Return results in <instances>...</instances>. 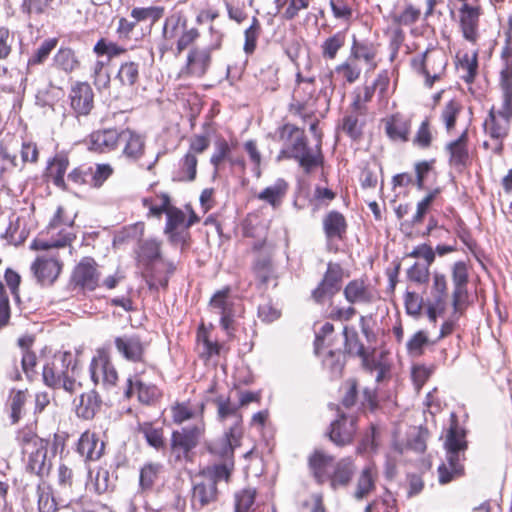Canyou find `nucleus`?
Listing matches in <instances>:
<instances>
[{
    "instance_id": "f257e3e1",
    "label": "nucleus",
    "mask_w": 512,
    "mask_h": 512,
    "mask_svg": "<svg viewBox=\"0 0 512 512\" xmlns=\"http://www.w3.org/2000/svg\"><path fill=\"white\" fill-rule=\"evenodd\" d=\"M75 238L76 236L73 233L61 230L57 238H51L50 240L36 238L31 242V250L47 251L46 254L37 256L30 266V270L39 285L51 286L57 280L63 263L59 252L56 250L68 248V253L71 254V244Z\"/></svg>"
},
{
    "instance_id": "f03ea898",
    "label": "nucleus",
    "mask_w": 512,
    "mask_h": 512,
    "mask_svg": "<svg viewBox=\"0 0 512 512\" xmlns=\"http://www.w3.org/2000/svg\"><path fill=\"white\" fill-rule=\"evenodd\" d=\"M278 140L282 142L277 160L294 159L306 173L322 164L321 149L313 150L308 146L305 131L294 124L285 123L277 128Z\"/></svg>"
},
{
    "instance_id": "7ed1b4c3",
    "label": "nucleus",
    "mask_w": 512,
    "mask_h": 512,
    "mask_svg": "<svg viewBox=\"0 0 512 512\" xmlns=\"http://www.w3.org/2000/svg\"><path fill=\"white\" fill-rule=\"evenodd\" d=\"M70 367L72 371L76 368L71 352L55 354L43 367L42 377L45 385L53 389L63 388L65 391L73 392L76 382L68 376Z\"/></svg>"
},
{
    "instance_id": "20e7f679",
    "label": "nucleus",
    "mask_w": 512,
    "mask_h": 512,
    "mask_svg": "<svg viewBox=\"0 0 512 512\" xmlns=\"http://www.w3.org/2000/svg\"><path fill=\"white\" fill-rule=\"evenodd\" d=\"M512 120V101L502 99L499 110L492 107L483 123V129L487 136L494 141L492 151L500 155L503 151V141L508 136Z\"/></svg>"
},
{
    "instance_id": "39448f33",
    "label": "nucleus",
    "mask_w": 512,
    "mask_h": 512,
    "mask_svg": "<svg viewBox=\"0 0 512 512\" xmlns=\"http://www.w3.org/2000/svg\"><path fill=\"white\" fill-rule=\"evenodd\" d=\"M231 288L225 286L216 291L209 301L211 310L220 315V326L228 337H233L236 331L235 318L241 312L240 304L231 297Z\"/></svg>"
},
{
    "instance_id": "423d86ee",
    "label": "nucleus",
    "mask_w": 512,
    "mask_h": 512,
    "mask_svg": "<svg viewBox=\"0 0 512 512\" xmlns=\"http://www.w3.org/2000/svg\"><path fill=\"white\" fill-rule=\"evenodd\" d=\"M203 431V425L193 424L172 432L169 446L175 462L191 459L190 454L199 444Z\"/></svg>"
},
{
    "instance_id": "0eeeda50",
    "label": "nucleus",
    "mask_w": 512,
    "mask_h": 512,
    "mask_svg": "<svg viewBox=\"0 0 512 512\" xmlns=\"http://www.w3.org/2000/svg\"><path fill=\"white\" fill-rule=\"evenodd\" d=\"M343 276L344 271L341 265L329 262L322 280L311 293L312 299L317 304L331 300L341 290Z\"/></svg>"
},
{
    "instance_id": "6e6552de",
    "label": "nucleus",
    "mask_w": 512,
    "mask_h": 512,
    "mask_svg": "<svg viewBox=\"0 0 512 512\" xmlns=\"http://www.w3.org/2000/svg\"><path fill=\"white\" fill-rule=\"evenodd\" d=\"M241 438L242 428L231 426L220 438L210 442L207 449L220 461H234V450L240 446Z\"/></svg>"
},
{
    "instance_id": "1a4fd4ad",
    "label": "nucleus",
    "mask_w": 512,
    "mask_h": 512,
    "mask_svg": "<svg viewBox=\"0 0 512 512\" xmlns=\"http://www.w3.org/2000/svg\"><path fill=\"white\" fill-rule=\"evenodd\" d=\"M219 499V491L213 480L204 478L195 481L190 495V507L194 512H200L215 505Z\"/></svg>"
},
{
    "instance_id": "9d476101",
    "label": "nucleus",
    "mask_w": 512,
    "mask_h": 512,
    "mask_svg": "<svg viewBox=\"0 0 512 512\" xmlns=\"http://www.w3.org/2000/svg\"><path fill=\"white\" fill-rule=\"evenodd\" d=\"M91 380L97 385L100 381L105 387H113L118 380V373L104 351H98L90 363Z\"/></svg>"
},
{
    "instance_id": "9b49d317",
    "label": "nucleus",
    "mask_w": 512,
    "mask_h": 512,
    "mask_svg": "<svg viewBox=\"0 0 512 512\" xmlns=\"http://www.w3.org/2000/svg\"><path fill=\"white\" fill-rule=\"evenodd\" d=\"M70 107L77 117L87 116L94 108V92L87 82H76L69 92Z\"/></svg>"
},
{
    "instance_id": "f8f14e48",
    "label": "nucleus",
    "mask_w": 512,
    "mask_h": 512,
    "mask_svg": "<svg viewBox=\"0 0 512 512\" xmlns=\"http://www.w3.org/2000/svg\"><path fill=\"white\" fill-rule=\"evenodd\" d=\"M356 421L357 417L354 415L339 413L338 418L330 425L328 432L330 440L340 447L350 444L356 433Z\"/></svg>"
},
{
    "instance_id": "ddd939ff",
    "label": "nucleus",
    "mask_w": 512,
    "mask_h": 512,
    "mask_svg": "<svg viewBox=\"0 0 512 512\" xmlns=\"http://www.w3.org/2000/svg\"><path fill=\"white\" fill-rule=\"evenodd\" d=\"M97 264L91 257H84L74 268L71 282L75 287L93 291L98 286L99 273Z\"/></svg>"
},
{
    "instance_id": "4468645a",
    "label": "nucleus",
    "mask_w": 512,
    "mask_h": 512,
    "mask_svg": "<svg viewBox=\"0 0 512 512\" xmlns=\"http://www.w3.org/2000/svg\"><path fill=\"white\" fill-rule=\"evenodd\" d=\"M335 457L322 449H314L307 458L310 475L318 485L327 483V478L333 468Z\"/></svg>"
},
{
    "instance_id": "2eb2a0df",
    "label": "nucleus",
    "mask_w": 512,
    "mask_h": 512,
    "mask_svg": "<svg viewBox=\"0 0 512 512\" xmlns=\"http://www.w3.org/2000/svg\"><path fill=\"white\" fill-rule=\"evenodd\" d=\"M480 7L464 3L459 9V25L463 38L471 44H476L479 39Z\"/></svg>"
},
{
    "instance_id": "dca6fc26",
    "label": "nucleus",
    "mask_w": 512,
    "mask_h": 512,
    "mask_svg": "<svg viewBox=\"0 0 512 512\" xmlns=\"http://www.w3.org/2000/svg\"><path fill=\"white\" fill-rule=\"evenodd\" d=\"M117 352L131 362H143L145 356V344L139 335L124 334L114 339Z\"/></svg>"
},
{
    "instance_id": "f3484780",
    "label": "nucleus",
    "mask_w": 512,
    "mask_h": 512,
    "mask_svg": "<svg viewBox=\"0 0 512 512\" xmlns=\"http://www.w3.org/2000/svg\"><path fill=\"white\" fill-rule=\"evenodd\" d=\"M212 50L207 47H194L187 55L184 71L187 75L202 78L212 64Z\"/></svg>"
},
{
    "instance_id": "a211bd4d",
    "label": "nucleus",
    "mask_w": 512,
    "mask_h": 512,
    "mask_svg": "<svg viewBox=\"0 0 512 512\" xmlns=\"http://www.w3.org/2000/svg\"><path fill=\"white\" fill-rule=\"evenodd\" d=\"M355 474V465L350 457L335 460L327 483L332 490L346 488L351 483Z\"/></svg>"
},
{
    "instance_id": "6ab92c4d",
    "label": "nucleus",
    "mask_w": 512,
    "mask_h": 512,
    "mask_svg": "<svg viewBox=\"0 0 512 512\" xmlns=\"http://www.w3.org/2000/svg\"><path fill=\"white\" fill-rule=\"evenodd\" d=\"M135 392L139 402L145 405L153 404L161 395L156 385L144 383L138 375L127 379L124 395L130 399Z\"/></svg>"
},
{
    "instance_id": "aec40b11",
    "label": "nucleus",
    "mask_w": 512,
    "mask_h": 512,
    "mask_svg": "<svg viewBox=\"0 0 512 512\" xmlns=\"http://www.w3.org/2000/svg\"><path fill=\"white\" fill-rule=\"evenodd\" d=\"M121 139V132L115 128L102 129L92 132L89 135L88 149L97 153H107L115 150L118 141Z\"/></svg>"
},
{
    "instance_id": "412c9836",
    "label": "nucleus",
    "mask_w": 512,
    "mask_h": 512,
    "mask_svg": "<svg viewBox=\"0 0 512 512\" xmlns=\"http://www.w3.org/2000/svg\"><path fill=\"white\" fill-rule=\"evenodd\" d=\"M50 68L65 75H71L81 68V60L74 49L61 46L53 55Z\"/></svg>"
},
{
    "instance_id": "4be33fe9",
    "label": "nucleus",
    "mask_w": 512,
    "mask_h": 512,
    "mask_svg": "<svg viewBox=\"0 0 512 512\" xmlns=\"http://www.w3.org/2000/svg\"><path fill=\"white\" fill-rule=\"evenodd\" d=\"M445 150L449 154V165L457 169H463L469 164L468 132L465 130L455 140L446 144Z\"/></svg>"
},
{
    "instance_id": "5701e85b",
    "label": "nucleus",
    "mask_w": 512,
    "mask_h": 512,
    "mask_svg": "<svg viewBox=\"0 0 512 512\" xmlns=\"http://www.w3.org/2000/svg\"><path fill=\"white\" fill-rule=\"evenodd\" d=\"M468 279V269L466 263L463 261L454 263L452 267V305L455 310H457L459 305L467 298Z\"/></svg>"
},
{
    "instance_id": "b1692460",
    "label": "nucleus",
    "mask_w": 512,
    "mask_h": 512,
    "mask_svg": "<svg viewBox=\"0 0 512 512\" xmlns=\"http://www.w3.org/2000/svg\"><path fill=\"white\" fill-rule=\"evenodd\" d=\"M104 449V442L95 433L85 431L78 440L76 450L85 461H96L101 458Z\"/></svg>"
},
{
    "instance_id": "393cba45",
    "label": "nucleus",
    "mask_w": 512,
    "mask_h": 512,
    "mask_svg": "<svg viewBox=\"0 0 512 512\" xmlns=\"http://www.w3.org/2000/svg\"><path fill=\"white\" fill-rule=\"evenodd\" d=\"M69 158L64 153H57L52 159L48 161L46 168V175L51 180L54 186L61 190H68L65 181V174L69 167Z\"/></svg>"
},
{
    "instance_id": "a878e982",
    "label": "nucleus",
    "mask_w": 512,
    "mask_h": 512,
    "mask_svg": "<svg viewBox=\"0 0 512 512\" xmlns=\"http://www.w3.org/2000/svg\"><path fill=\"white\" fill-rule=\"evenodd\" d=\"M376 55L377 51L372 43L358 41L355 36L353 37L348 58L358 64L363 61L367 66V71L370 72L375 70L377 67V63L375 61Z\"/></svg>"
},
{
    "instance_id": "bb28decb",
    "label": "nucleus",
    "mask_w": 512,
    "mask_h": 512,
    "mask_svg": "<svg viewBox=\"0 0 512 512\" xmlns=\"http://www.w3.org/2000/svg\"><path fill=\"white\" fill-rule=\"evenodd\" d=\"M327 241L343 240L347 233V221L342 213L336 210L328 212L322 221Z\"/></svg>"
},
{
    "instance_id": "cd10ccee",
    "label": "nucleus",
    "mask_w": 512,
    "mask_h": 512,
    "mask_svg": "<svg viewBox=\"0 0 512 512\" xmlns=\"http://www.w3.org/2000/svg\"><path fill=\"white\" fill-rule=\"evenodd\" d=\"M344 297L350 304H371L374 295L369 285L362 279H354L348 282L343 290Z\"/></svg>"
},
{
    "instance_id": "c85d7f7f",
    "label": "nucleus",
    "mask_w": 512,
    "mask_h": 512,
    "mask_svg": "<svg viewBox=\"0 0 512 512\" xmlns=\"http://www.w3.org/2000/svg\"><path fill=\"white\" fill-rule=\"evenodd\" d=\"M48 441L34 449L26 452L28 455L27 470L38 476H44L49 473L51 463L47 459Z\"/></svg>"
},
{
    "instance_id": "c756f323",
    "label": "nucleus",
    "mask_w": 512,
    "mask_h": 512,
    "mask_svg": "<svg viewBox=\"0 0 512 512\" xmlns=\"http://www.w3.org/2000/svg\"><path fill=\"white\" fill-rule=\"evenodd\" d=\"M410 130L411 120L400 113H395L386 120L385 132L393 141H408Z\"/></svg>"
},
{
    "instance_id": "7c9ffc66",
    "label": "nucleus",
    "mask_w": 512,
    "mask_h": 512,
    "mask_svg": "<svg viewBox=\"0 0 512 512\" xmlns=\"http://www.w3.org/2000/svg\"><path fill=\"white\" fill-rule=\"evenodd\" d=\"M120 140L125 141L123 154L127 159L137 161L144 155L145 138L140 134L130 129L122 130Z\"/></svg>"
},
{
    "instance_id": "2f4dec72",
    "label": "nucleus",
    "mask_w": 512,
    "mask_h": 512,
    "mask_svg": "<svg viewBox=\"0 0 512 512\" xmlns=\"http://www.w3.org/2000/svg\"><path fill=\"white\" fill-rule=\"evenodd\" d=\"M58 42L59 40L56 37L47 38L33 51L27 60L25 80H27V76L33 73L35 66L43 65L48 60L52 51L57 47Z\"/></svg>"
},
{
    "instance_id": "473e14b6",
    "label": "nucleus",
    "mask_w": 512,
    "mask_h": 512,
    "mask_svg": "<svg viewBox=\"0 0 512 512\" xmlns=\"http://www.w3.org/2000/svg\"><path fill=\"white\" fill-rule=\"evenodd\" d=\"M102 405V399L99 394L91 390L83 393L79 397V402L76 404V415L84 420H92Z\"/></svg>"
},
{
    "instance_id": "72a5a7b5",
    "label": "nucleus",
    "mask_w": 512,
    "mask_h": 512,
    "mask_svg": "<svg viewBox=\"0 0 512 512\" xmlns=\"http://www.w3.org/2000/svg\"><path fill=\"white\" fill-rule=\"evenodd\" d=\"M164 8L160 6L135 7L131 10L130 17L144 28L145 33L150 32L152 26L162 18Z\"/></svg>"
},
{
    "instance_id": "f704fd0d",
    "label": "nucleus",
    "mask_w": 512,
    "mask_h": 512,
    "mask_svg": "<svg viewBox=\"0 0 512 512\" xmlns=\"http://www.w3.org/2000/svg\"><path fill=\"white\" fill-rule=\"evenodd\" d=\"M361 73V65L347 57L342 63L334 67L329 76L332 78L335 75L336 79L345 85L357 82Z\"/></svg>"
},
{
    "instance_id": "c9c22d12",
    "label": "nucleus",
    "mask_w": 512,
    "mask_h": 512,
    "mask_svg": "<svg viewBox=\"0 0 512 512\" xmlns=\"http://www.w3.org/2000/svg\"><path fill=\"white\" fill-rule=\"evenodd\" d=\"M137 258L139 263L145 266L147 275H149L151 269H154L153 263L161 258L160 242L155 239L140 241Z\"/></svg>"
},
{
    "instance_id": "e433bc0d",
    "label": "nucleus",
    "mask_w": 512,
    "mask_h": 512,
    "mask_svg": "<svg viewBox=\"0 0 512 512\" xmlns=\"http://www.w3.org/2000/svg\"><path fill=\"white\" fill-rule=\"evenodd\" d=\"M377 471L373 464L366 465L360 472L354 498L362 500L367 497L376 488Z\"/></svg>"
},
{
    "instance_id": "4c0bfd02",
    "label": "nucleus",
    "mask_w": 512,
    "mask_h": 512,
    "mask_svg": "<svg viewBox=\"0 0 512 512\" xmlns=\"http://www.w3.org/2000/svg\"><path fill=\"white\" fill-rule=\"evenodd\" d=\"M137 432L140 433L147 444L158 452L165 451L167 444L162 427H155L151 422L138 423Z\"/></svg>"
},
{
    "instance_id": "58836bf2",
    "label": "nucleus",
    "mask_w": 512,
    "mask_h": 512,
    "mask_svg": "<svg viewBox=\"0 0 512 512\" xmlns=\"http://www.w3.org/2000/svg\"><path fill=\"white\" fill-rule=\"evenodd\" d=\"M347 41L346 31H337L325 38L320 44V53L324 60H335L338 52L345 46Z\"/></svg>"
},
{
    "instance_id": "ea45409f",
    "label": "nucleus",
    "mask_w": 512,
    "mask_h": 512,
    "mask_svg": "<svg viewBox=\"0 0 512 512\" xmlns=\"http://www.w3.org/2000/svg\"><path fill=\"white\" fill-rule=\"evenodd\" d=\"M288 191V183L282 179H277L274 184L266 187L258 194V199L271 205L273 208H278Z\"/></svg>"
},
{
    "instance_id": "a19ab883",
    "label": "nucleus",
    "mask_w": 512,
    "mask_h": 512,
    "mask_svg": "<svg viewBox=\"0 0 512 512\" xmlns=\"http://www.w3.org/2000/svg\"><path fill=\"white\" fill-rule=\"evenodd\" d=\"M366 115L367 114H360L351 109V112L343 117L341 129L353 141L361 140L366 124L364 119Z\"/></svg>"
},
{
    "instance_id": "79ce46f5",
    "label": "nucleus",
    "mask_w": 512,
    "mask_h": 512,
    "mask_svg": "<svg viewBox=\"0 0 512 512\" xmlns=\"http://www.w3.org/2000/svg\"><path fill=\"white\" fill-rule=\"evenodd\" d=\"M217 407V418L223 422L229 417H233L235 422L232 426H238L242 428V415L239 413L238 404H233L230 397L219 395L212 400Z\"/></svg>"
},
{
    "instance_id": "37998d69",
    "label": "nucleus",
    "mask_w": 512,
    "mask_h": 512,
    "mask_svg": "<svg viewBox=\"0 0 512 512\" xmlns=\"http://www.w3.org/2000/svg\"><path fill=\"white\" fill-rule=\"evenodd\" d=\"M344 348L349 354H354L362 359V364H368V354L361 343L358 333L354 327L344 326L343 328Z\"/></svg>"
},
{
    "instance_id": "c03bdc74",
    "label": "nucleus",
    "mask_w": 512,
    "mask_h": 512,
    "mask_svg": "<svg viewBox=\"0 0 512 512\" xmlns=\"http://www.w3.org/2000/svg\"><path fill=\"white\" fill-rule=\"evenodd\" d=\"M198 160L196 155L187 152L179 162V168L174 173L173 181L191 182L196 179Z\"/></svg>"
},
{
    "instance_id": "a18cd8bd",
    "label": "nucleus",
    "mask_w": 512,
    "mask_h": 512,
    "mask_svg": "<svg viewBox=\"0 0 512 512\" xmlns=\"http://www.w3.org/2000/svg\"><path fill=\"white\" fill-rule=\"evenodd\" d=\"M252 270L261 285H267L270 280L276 278L272 260L269 255L259 254L253 262Z\"/></svg>"
},
{
    "instance_id": "49530a36",
    "label": "nucleus",
    "mask_w": 512,
    "mask_h": 512,
    "mask_svg": "<svg viewBox=\"0 0 512 512\" xmlns=\"http://www.w3.org/2000/svg\"><path fill=\"white\" fill-rule=\"evenodd\" d=\"M116 33L120 40H139L145 35L144 28H141L134 18L121 17L118 20Z\"/></svg>"
},
{
    "instance_id": "de8ad7c7",
    "label": "nucleus",
    "mask_w": 512,
    "mask_h": 512,
    "mask_svg": "<svg viewBox=\"0 0 512 512\" xmlns=\"http://www.w3.org/2000/svg\"><path fill=\"white\" fill-rule=\"evenodd\" d=\"M55 4V0H22L20 11L23 15L31 18L48 14L49 11L55 10Z\"/></svg>"
},
{
    "instance_id": "09e8293b",
    "label": "nucleus",
    "mask_w": 512,
    "mask_h": 512,
    "mask_svg": "<svg viewBox=\"0 0 512 512\" xmlns=\"http://www.w3.org/2000/svg\"><path fill=\"white\" fill-rule=\"evenodd\" d=\"M163 471V465L160 463L149 462L144 464L140 469L139 475V487L145 491H151L160 475Z\"/></svg>"
},
{
    "instance_id": "8fccbe9b",
    "label": "nucleus",
    "mask_w": 512,
    "mask_h": 512,
    "mask_svg": "<svg viewBox=\"0 0 512 512\" xmlns=\"http://www.w3.org/2000/svg\"><path fill=\"white\" fill-rule=\"evenodd\" d=\"M139 79V63L127 61L121 64L115 80L119 81L121 86L132 88Z\"/></svg>"
},
{
    "instance_id": "3c124183",
    "label": "nucleus",
    "mask_w": 512,
    "mask_h": 512,
    "mask_svg": "<svg viewBox=\"0 0 512 512\" xmlns=\"http://www.w3.org/2000/svg\"><path fill=\"white\" fill-rule=\"evenodd\" d=\"M444 447L446 451H462L467 448L465 431L454 422L447 431Z\"/></svg>"
},
{
    "instance_id": "603ef678",
    "label": "nucleus",
    "mask_w": 512,
    "mask_h": 512,
    "mask_svg": "<svg viewBox=\"0 0 512 512\" xmlns=\"http://www.w3.org/2000/svg\"><path fill=\"white\" fill-rule=\"evenodd\" d=\"M187 24V19L181 13H174L166 18L163 26V37L166 41H172L178 38L184 26Z\"/></svg>"
},
{
    "instance_id": "864d4df0",
    "label": "nucleus",
    "mask_w": 512,
    "mask_h": 512,
    "mask_svg": "<svg viewBox=\"0 0 512 512\" xmlns=\"http://www.w3.org/2000/svg\"><path fill=\"white\" fill-rule=\"evenodd\" d=\"M431 299L435 306H445L448 297V287L445 275L435 272L433 274V284L431 286Z\"/></svg>"
},
{
    "instance_id": "5fc2aeb1",
    "label": "nucleus",
    "mask_w": 512,
    "mask_h": 512,
    "mask_svg": "<svg viewBox=\"0 0 512 512\" xmlns=\"http://www.w3.org/2000/svg\"><path fill=\"white\" fill-rule=\"evenodd\" d=\"M234 470V461H221V463L214 464L208 467L205 480H213L214 483L219 481L228 482L230 480L232 471Z\"/></svg>"
},
{
    "instance_id": "6e6d98bb",
    "label": "nucleus",
    "mask_w": 512,
    "mask_h": 512,
    "mask_svg": "<svg viewBox=\"0 0 512 512\" xmlns=\"http://www.w3.org/2000/svg\"><path fill=\"white\" fill-rule=\"evenodd\" d=\"M165 266V276H158L154 269H151L149 275L146 276V283L151 291H158L159 288L166 289L168 287L169 277L175 272L176 266L170 261L166 262Z\"/></svg>"
},
{
    "instance_id": "4d7b16f0",
    "label": "nucleus",
    "mask_w": 512,
    "mask_h": 512,
    "mask_svg": "<svg viewBox=\"0 0 512 512\" xmlns=\"http://www.w3.org/2000/svg\"><path fill=\"white\" fill-rule=\"evenodd\" d=\"M261 33V24L258 18L253 17L250 26L244 31V46L243 50L246 55H251L254 53L257 41Z\"/></svg>"
},
{
    "instance_id": "13d9d810",
    "label": "nucleus",
    "mask_w": 512,
    "mask_h": 512,
    "mask_svg": "<svg viewBox=\"0 0 512 512\" xmlns=\"http://www.w3.org/2000/svg\"><path fill=\"white\" fill-rule=\"evenodd\" d=\"M278 9L287 5L283 12V17L286 20H293L296 18L301 10L307 9L311 0H274Z\"/></svg>"
},
{
    "instance_id": "bf43d9fd",
    "label": "nucleus",
    "mask_w": 512,
    "mask_h": 512,
    "mask_svg": "<svg viewBox=\"0 0 512 512\" xmlns=\"http://www.w3.org/2000/svg\"><path fill=\"white\" fill-rule=\"evenodd\" d=\"M375 90L376 89L373 85H366L363 88V92H355L351 103V109L360 114H367L368 108L366 104L372 100Z\"/></svg>"
},
{
    "instance_id": "052dcab7",
    "label": "nucleus",
    "mask_w": 512,
    "mask_h": 512,
    "mask_svg": "<svg viewBox=\"0 0 512 512\" xmlns=\"http://www.w3.org/2000/svg\"><path fill=\"white\" fill-rule=\"evenodd\" d=\"M92 167L87 165H79L71 170L67 179L69 182L77 186L89 185L92 187Z\"/></svg>"
},
{
    "instance_id": "680f3d73",
    "label": "nucleus",
    "mask_w": 512,
    "mask_h": 512,
    "mask_svg": "<svg viewBox=\"0 0 512 512\" xmlns=\"http://www.w3.org/2000/svg\"><path fill=\"white\" fill-rule=\"evenodd\" d=\"M440 192V188H435L432 191H430L421 201L418 202L416 213L411 220V224L413 226L423 221L424 216L426 215L430 206L432 205L436 197L440 194Z\"/></svg>"
},
{
    "instance_id": "e2e57ef3",
    "label": "nucleus",
    "mask_w": 512,
    "mask_h": 512,
    "mask_svg": "<svg viewBox=\"0 0 512 512\" xmlns=\"http://www.w3.org/2000/svg\"><path fill=\"white\" fill-rule=\"evenodd\" d=\"M256 497L253 488L243 489L235 494V512H250Z\"/></svg>"
},
{
    "instance_id": "0e129e2a",
    "label": "nucleus",
    "mask_w": 512,
    "mask_h": 512,
    "mask_svg": "<svg viewBox=\"0 0 512 512\" xmlns=\"http://www.w3.org/2000/svg\"><path fill=\"white\" fill-rule=\"evenodd\" d=\"M500 87L502 99L512 101V59H506L505 67L501 70Z\"/></svg>"
},
{
    "instance_id": "69168bd1",
    "label": "nucleus",
    "mask_w": 512,
    "mask_h": 512,
    "mask_svg": "<svg viewBox=\"0 0 512 512\" xmlns=\"http://www.w3.org/2000/svg\"><path fill=\"white\" fill-rule=\"evenodd\" d=\"M429 343L427 334L420 330L407 342L406 348L409 355L419 357L424 353V347Z\"/></svg>"
},
{
    "instance_id": "338daca9",
    "label": "nucleus",
    "mask_w": 512,
    "mask_h": 512,
    "mask_svg": "<svg viewBox=\"0 0 512 512\" xmlns=\"http://www.w3.org/2000/svg\"><path fill=\"white\" fill-rule=\"evenodd\" d=\"M430 266L427 263L420 264L415 262L408 270H407V278L415 282L417 284H426L429 281L430 276Z\"/></svg>"
},
{
    "instance_id": "774afa93",
    "label": "nucleus",
    "mask_w": 512,
    "mask_h": 512,
    "mask_svg": "<svg viewBox=\"0 0 512 512\" xmlns=\"http://www.w3.org/2000/svg\"><path fill=\"white\" fill-rule=\"evenodd\" d=\"M199 36L200 34L197 28H189L188 25L186 24L176 41L177 53L180 54L182 51H184L187 47L194 43Z\"/></svg>"
}]
</instances>
